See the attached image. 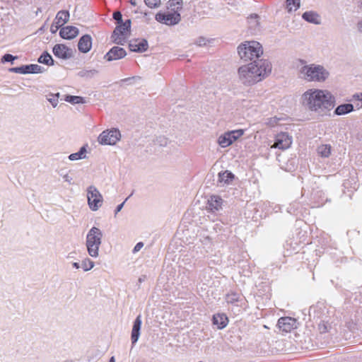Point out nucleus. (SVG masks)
Instances as JSON below:
<instances>
[{
  "mask_svg": "<svg viewBox=\"0 0 362 362\" xmlns=\"http://www.w3.org/2000/svg\"><path fill=\"white\" fill-rule=\"evenodd\" d=\"M109 362H115V359L114 356H112L109 361Z\"/></svg>",
  "mask_w": 362,
  "mask_h": 362,
  "instance_id": "nucleus-51",
  "label": "nucleus"
},
{
  "mask_svg": "<svg viewBox=\"0 0 362 362\" xmlns=\"http://www.w3.org/2000/svg\"><path fill=\"white\" fill-rule=\"evenodd\" d=\"M86 146H83L78 152L70 154L69 156V159L72 161L84 159L86 157Z\"/></svg>",
  "mask_w": 362,
  "mask_h": 362,
  "instance_id": "nucleus-25",
  "label": "nucleus"
},
{
  "mask_svg": "<svg viewBox=\"0 0 362 362\" xmlns=\"http://www.w3.org/2000/svg\"><path fill=\"white\" fill-rule=\"evenodd\" d=\"M69 19V13L68 11H60L57 13L54 19L56 30L62 27L64 24L68 22Z\"/></svg>",
  "mask_w": 362,
  "mask_h": 362,
  "instance_id": "nucleus-22",
  "label": "nucleus"
},
{
  "mask_svg": "<svg viewBox=\"0 0 362 362\" xmlns=\"http://www.w3.org/2000/svg\"><path fill=\"white\" fill-rule=\"evenodd\" d=\"M87 198L88 204L92 211H95L102 206L103 196L95 186L90 185L88 187Z\"/></svg>",
  "mask_w": 362,
  "mask_h": 362,
  "instance_id": "nucleus-6",
  "label": "nucleus"
},
{
  "mask_svg": "<svg viewBox=\"0 0 362 362\" xmlns=\"http://www.w3.org/2000/svg\"><path fill=\"white\" fill-rule=\"evenodd\" d=\"M182 2V0H170L169 4L170 6H177L176 8L178 9L181 6Z\"/></svg>",
  "mask_w": 362,
  "mask_h": 362,
  "instance_id": "nucleus-40",
  "label": "nucleus"
},
{
  "mask_svg": "<svg viewBox=\"0 0 362 362\" xmlns=\"http://www.w3.org/2000/svg\"><path fill=\"white\" fill-rule=\"evenodd\" d=\"M119 130L112 129L103 131L98 136V142L102 145H115L120 139Z\"/></svg>",
  "mask_w": 362,
  "mask_h": 362,
  "instance_id": "nucleus-9",
  "label": "nucleus"
},
{
  "mask_svg": "<svg viewBox=\"0 0 362 362\" xmlns=\"http://www.w3.org/2000/svg\"><path fill=\"white\" fill-rule=\"evenodd\" d=\"M60 36L66 40H71L78 35V29L74 26H66L59 31Z\"/></svg>",
  "mask_w": 362,
  "mask_h": 362,
  "instance_id": "nucleus-19",
  "label": "nucleus"
},
{
  "mask_svg": "<svg viewBox=\"0 0 362 362\" xmlns=\"http://www.w3.org/2000/svg\"><path fill=\"white\" fill-rule=\"evenodd\" d=\"M95 263L89 258H85L81 262V267L84 272H88L94 267Z\"/></svg>",
  "mask_w": 362,
  "mask_h": 362,
  "instance_id": "nucleus-32",
  "label": "nucleus"
},
{
  "mask_svg": "<svg viewBox=\"0 0 362 362\" xmlns=\"http://www.w3.org/2000/svg\"><path fill=\"white\" fill-rule=\"evenodd\" d=\"M277 325L283 332H288L296 328L297 322L294 318L284 317L279 319Z\"/></svg>",
  "mask_w": 362,
  "mask_h": 362,
  "instance_id": "nucleus-14",
  "label": "nucleus"
},
{
  "mask_svg": "<svg viewBox=\"0 0 362 362\" xmlns=\"http://www.w3.org/2000/svg\"><path fill=\"white\" fill-rule=\"evenodd\" d=\"M240 296L238 293H228L226 297V300L228 303H234L239 300Z\"/></svg>",
  "mask_w": 362,
  "mask_h": 362,
  "instance_id": "nucleus-33",
  "label": "nucleus"
},
{
  "mask_svg": "<svg viewBox=\"0 0 362 362\" xmlns=\"http://www.w3.org/2000/svg\"><path fill=\"white\" fill-rule=\"evenodd\" d=\"M73 267L76 269H79L80 268V265L78 262H74L72 264Z\"/></svg>",
  "mask_w": 362,
  "mask_h": 362,
  "instance_id": "nucleus-47",
  "label": "nucleus"
},
{
  "mask_svg": "<svg viewBox=\"0 0 362 362\" xmlns=\"http://www.w3.org/2000/svg\"><path fill=\"white\" fill-rule=\"evenodd\" d=\"M113 18L117 22L118 24L122 23V15L119 11H115L113 13Z\"/></svg>",
  "mask_w": 362,
  "mask_h": 362,
  "instance_id": "nucleus-39",
  "label": "nucleus"
},
{
  "mask_svg": "<svg viewBox=\"0 0 362 362\" xmlns=\"http://www.w3.org/2000/svg\"><path fill=\"white\" fill-rule=\"evenodd\" d=\"M244 134L243 129L228 131L219 136L218 144L222 148L230 146L235 141L241 137Z\"/></svg>",
  "mask_w": 362,
  "mask_h": 362,
  "instance_id": "nucleus-8",
  "label": "nucleus"
},
{
  "mask_svg": "<svg viewBox=\"0 0 362 362\" xmlns=\"http://www.w3.org/2000/svg\"><path fill=\"white\" fill-rule=\"evenodd\" d=\"M358 7L362 11V0L358 1Z\"/></svg>",
  "mask_w": 362,
  "mask_h": 362,
  "instance_id": "nucleus-49",
  "label": "nucleus"
},
{
  "mask_svg": "<svg viewBox=\"0 0 362 362\" xmlns=\"http://www.w3.org/2000/svg\"><path fill=\"white\" fill-rule=\"evenodd\" d=\"M11 72L26 74H30V65H23L18 67H13L9 69Z\"/></svg>",
  "mask_w": 362,
  "mask_h": 362,
  "instance_id": "nucleus-29",
  "label": "nucleus"
},
{
  "mask_svg": "<svg viewBox=\"0 0 362 362\" xmlns=\"http://www.w3.org/2000/svg\"><path fill=\"white\" fill-rule=\"evenodd\" d=\"M354 105L351 103L342 104L339 105L334 110L336 115H344L353 112Z\"/></svg>",
  "mask_w": 362,
  "mask_h": 362,
  "instance_id": "nucleus-24",
  "label": "nucleus"
},
{
  "mask_svg": "<svg viewBox=\"0 0 362 362\" xmlns=\"http://www.w3.org/2000/svg\"><path fill=\"white\" fill-rule=\"evenodd\" d=\"M127 199H128V198H127V199L124 200V202H123L122 204H119V205L117 206V208H116V209H115V215L122 209V208H123V206H124V204L125 202H126Z\"/></svg>",
  "mask_w": 362,
  "mask_h": 362,
  "instance_id": "nucleus-44",
  "label": "nucleus"
},
{
  "mask_svg": "<svg viewBox=\"0 0 362 362\" xmlns=\"http://www.w3.org/2000/svg\"><path fill=\"white\" fill-rule=\"evenodd\" d=\"M272 70V64L268 60H255L253 62L239 67L238 78L244 86H251L267 77Z\"/></svg>",
  "mask_w": 362,
  "mask_h": 362,
  "instance_id": "nucleus-2",
  "label": "nucleus"
},
{
  "mask_svg": "<svg viewBox=\"0 0 362 362\" xmlns=\"http://www.w3.org/2000/svg\"><path fill=\"white\" fill-rule=\"evenodd\" d=\"M234 177V175L230 171L225 170L220 172L218 175V185L220 186L229 185L233 180Z\"/></svg>",
  "mask_w": 362,
  "mask_h": 362,
  "instance_id": "nucleus-21",
  "label": "nucleus"
},
{
  "mask_svg": "<svg viewBox=\"0 0 362 362\" xmlns=\"http://www.w3.org/2000/svg\"><path fill=\"white\" fill-rule=\"evenodd\" d=\"M45 69L38 64H30V74L42 73Z\"/></svg>",
  "mask_w": 362,
  "mask_h": 362,
  "instance_id": "nucleus-36",
  "label": "nucleus"
},
{
  "mask_svg": "<svg viewBox=\"0 0 362 362\" xmlns=\"http://www.w3.org/2000/svg\"><path fill=\"white\" fill-rule=\"evenodd\" d=\"M223 199L218 195H211L208 199L207 209L212 211H219L222 208Z\"/></svg>",
  "mask_w": 362,
  "mask_h": 362,
  "instance_id": "nucleus-16",
  "label": "nucleus"
},
{
  "mask_svg": "<svg viewBox=\"0 0 362 362\" xmlns=\"http://www.w3.org/2000/svg\"><path fill=\"white\" fill-rule=\"evenodd\" d=\"M329 76L325 68L314 64L302 66L299 71V77L308 82H324Z\"/></svg>",
  "mask_w": 362,
  "mask_h": 362,
  "instance_id": "nucleus-3",
  "label": "nucleus"
},
{
  "mask_svg": "<svg viewBox=\"0 0 362 362\" xmlns=\"http://www.w3.org/2000/svg\"><path fill=\"white\" fill-rule=\"evenodd\" d=\"M156 142L157 144L161 146H165L168 144V140L165 136H159L156 139Z\"/></svg>",
  "mask_w": 362,
  "mask_h": 362,
  "instance_id": "nucleus-37",
  "label": "nucleus"
},
{
  "mask_svg": "<svg viewBox=\"0 0 362 362\" xmlns=\"http://www.w3.org/2000/svg\"><path fill=\"white\" fill-rule=\"evenodd\" d=\"M148 45L147 40L142 39L134 40L129 42V47L132 52H143L148 49Z\"/></svg>",
  "mask_w": 362,
  "mask_h": 362,
  "instance_id": "nucleus-15",
  "label": "nucleus"
},
{
  "mask_svg": "<svg viewBox=\"0 0 362 362\" xmlns=\"http://www.w3.org/2000/svg\"><path fill=\"white\" fill-rule=\"evenodd\" d=\"M17 58V57H14L13 56L12 54H6L3 56L2 57V62H12L14 59H16Z\"/></svg>",
  "mask_w": 362,
  "mask_h": 362,
  "instance_id": "nucleus-38",
  "label": "nucleus"
},
{
  "mask_svg": "<svg viewBox=\"0 0 362 362\" xmlns=\"http://www.w3.org/2000/svg\"><path fill=\"white\" fill-rule=\"evenodd\" d=\"M303 106L320 115H326L335 105V97L327 90L310 88L300 98Z\"/></svg>",
  "mask_w": 362,
  "mask_h": 362,
  "instance_id": "nucleus-1",
  "label": "nucleus"
},
{
  "mask_svg": "<svg viewBox=\"0 0 362 362\" xmlns=\"http://www.w3.org/2000/svg\"><path fill=\"white\" fill-rule=\"evenodd\" d=\"M37 62L48 66L54 65V59L47 52H44L38 58Z\"/></svg>",
  "mask_w": 362,
  "mask_h": 362,
  "instance_id": "nucleus-27",
  "label": "nucleus"
},
{
  "mask_svg": "<svg viewBox=\"0 0 362 362\" xmlns=\"http://www.w3.org/2000/svg\"><path fill=\"white\" fill-rule=\"evenodd\" d=\"M132 194H129V196H128L127 198H130V197H132Z\"/></svg>",
  "mask_w": 362,
  "mask_h": 362,
  "instance_id": "nucleus-55",
  "label": "nucleus"
},
{
  "mask_svg": "<svg viewBox=\"0 0 362 362\" xmlns=\"http://www.w3.org/2000/svg\"><path fill=\"white\" fill-rule=\"evenodd\" d=\"M318 154L324 158H327L331 153V146L327 144H322L317 148Z\"/></svg>",
  "mask_w": 362,
  "mask_h": 362,
  "instance_id": "nucleus-28",
  "label": "nucleus"
},
{
  "mask_svg": "<svg viewBox=\"0 0 362 362\" xmlns=\"http://www.w3.org/2000/svg\"><path fill=\"white\" fill-rule=\"evenodd\" d=\"M300 6V0H286V8L288 13L296 11Z\"/></svg>",
  "mask_w": 362,
  "mask_h": 362,
  "instance_id": "nucleus-26",
  "label": "nucleus"
},
{
  "mask_svg": "<svg viewBox=\"0 0 362 362\" xmlns=\"http://www.w3.org/2000/svg\"><path fill=\"white\" fill-rule=\"evenodd\" d=\"M156 20L161 23H164L168 25H174L177 24L180 20V14L177 11L173 13H158L156 15Z\"/></svg>",
  "mask_w": 362,
  "mask_h": 362,
  "instance_id": "nucleus-10",
  "label": "nucleus"
},
{
  "mask_svg": "<svg viewBox=\"0 0 362 362\" xmlns=\"http://www.w3.org/2000/svg\"><path fill=\"white\" fill-rule=\"evenodd\" d=\"M59 96V93H57L56 94H52L49 95V98H47L48 101L52 104V105L55 107L58 104V98Z\"/></svg>",
  "mask_w": 362,
  "mask_h": 362,
  "instance_id": "nucleus-35",
  "label": "nucleus"
},
{
  "mask_svg": "<svg viewBox=\"0 0 362 362\" xmlns=\"http://www.w3.org/2000/svg\"><path fill=\"white\" fill-rule=\"evenodd\" d=\"M52 52L55 57L63 59H70L73 55L72 49L63 44L55 45Z\"/></svg>",
  "mask_w": 362,
  "mask_h": 362,
  "instance_id": "nucleus-13",
  "label": "nucleus"
},
{
  "mask_svg": "<svg viewBox=\"0 0 362 362\" xmlns=\"http://www.w3.org/2000/svg\"><path fill=\"white\" fill-rule=\"evenodd\" d=\"M97 71L95 70H90V71H81L80 76H92L95 74H96Z\"/></svg>",
  "mask_w": 362,
  "mask_h": 362,
  "instance_id": "nucleus-41",
  "label": "nucleus"
},
{
  "mask_svg": "<svg viewBox=\"0 0 362 362\" xmlns=\"http://www.w3.org/2000/svg\"><path fill=\"white\" fill-rule=\"evenodd\" d=\"M250 28L256 30L259 25V16L257 14H252L248 18Z\"/></svg>",
  "mask_w": 362,
  "mask_h": 362,
  "instance_id": "nucleus-31",
  "label": "nucleus"
},
{
  "mask_svg": "<svg viewBox=\"0 0 362 362\" xmlns=\"http://www.w3.org/2000/svg\"><path fill=\"white\" fill-rule=\"evenodd\" d=\"M291 144L292 137L288 133L281 132L276 136L274 144L272 147L286 150L291 146Z\"/></svg>",
  "mask_w": 362,
  "mask_h": 362,
  "instance_id": "nucleus-11",
  "label": "nucleus"
},
{
  "mask_svg": "<svg viewBox=\"0 0 362 362\" xmlns=\"http://www.w3.org/2000/svg\"><path fill=\"white\" fill-rule=\"evenodd\" d=\"M144 247V243L142 242H139L136 243V245L134 246L133 249V252L136 253L139 252L142 247Z\"/></svg>",
  "mask_w": 362,
  "mask_h": 362,
  "instance_id": "nucleus-42",
  "label": "nucleus"
},
{
  "mask_svg": "<svg viewBox=\"0 0 362 362\" xmlns=\"http://www.w3.org/2000/svg\"><path fill=\"white\" fill-rule=\"evenodd\" d=\"M131 28V20L128 19L125 22L119 23L114 30L111 36L112 42L117 45H124L126 41L125 33Z\"/></svg>",
  "mask_w": 362,
  "mask_h": 362,
  "instance_id": "nucleus-7",
  "label": "nucleus"
},
{
  "mask_svg": "<svg viewBox=\"0 0 362 362\" xmlns=\"http://www.w3.org/2000/svg\"><path fill=\"white\" fill-rule=\"evenodd\" d=\"M134 77H132V78H124L122 80V81H129V80H131V79H134Z\"/></svg>",
  "mask_w": 362,
  "mask_h": 362,
  "instance_id": "nucleus-52",
  "label": "nucleus"
},
{
  "mask_svg": "<svg viewBox=\"0 0 362 362\" xmlns=\"http://www.w3.org/2000/svg\"><path fill=\"white\" fill-rule=\"evenodd\" d=\"M302 18L305 21L315 25H320L321 23L320 16L314 11H305L303 13Z\"/></svg>",
  "mask_w": 362,
  "mask_h": 362,
  "instance_id": "nucleus-20",
  "label": "nucleus"
},
{
  "mask_svg": "<svg viewBox=\"0 0 362 362\" xmlns=\"http://www.w3.org/2000/svg\"><path fill=\"white\" fill-rule=\"evenodd\" d=\"M141 323V315H138L134 322L132 330L131 340L132 344H135L139 338Z\"/></svg>",
  "mask_w": 362,
  "mask_h": 362,
  "instance_id": "nucleus-18",
  "label": "nucleus"
},
{
  "mask_svg": "<svg viewBox=\"0 0 362 362\" xmlns=\"http://www.w3.org/2000/svg\"><path fill=\"white\" fill-rule=\"evenodd\" d=\"M63 179L65 182H68L69 184H71L72 182V177L69 175L68 174H66L63 176Z\"/></svg>",
  "mask_w": 362,
  "mask_h": 362,
  "instance_id": "nucleus-43",
  "label": "nucleus"
},
{
  "mask_svg": "<svg viewBox=\"0 0 362 362\" xmlns=\"http://www.w3.org/2000/svg\"><path fill=\"white\" fill-rule=\"evenodd\" d=\"M130 4L133 6H136V0H130Z\"/></svg>",
  "mask_w": 362,
  "mask_h": 362,
  "instance_id": "nucleus-50",
  "label": "nucleus"
},
{
  "mask_svg": "<svg viewBox=\"0 0 362 362\" xmlns=\"http://www.w3.org/2000/svg\"><path fill=\"white\" fill-rule=\"evenodd\" d=\"M357 28L360 33H362V20L358 22Z\"/></svg>",
  "mask_w": 362,
  "mask_h": 362,
  "instance_id": "nucleus-46",
  "label": "nucleus"
},
{
  "mask_svg": "<svg viewBox=\"0 0 362 362\" xmlns=\"http://www.w3.org/2000/svg\"><path fill=\"white\" fill-rule=\"evenodd\" d=\"M132 194H129V196H128L127 198H130V197H132Z\"/></svg>",
  "mask_w": 362,
  "mask_h": 362,
  "instance_id": "nucleus-54",
  "label": "nucleus"
},
{
  "mask_svg": "<svg viewBox=\"0 0 362 362\" xmlns=\"http://www.w3.org/2000/svg\"><path fill=\"white\" fill-rule=\"evenodd\" d=\"M144 2L149 8H158L161 4V0H144Z\"/></svg>",
  "mask_w": 362,
  "mask_h": 362,
  "instance_id": "nucleus-34",
  "label": "nucleus"
},
{
  "mask_svg": "<svg viewBox=\"0 0 362 362\" xmlns=\"http://www.w3.org/2000/svg\"><path fill=\"white\" fill-rule=\"evenodd\" d=\"M92 47V38L89 35H83L78 43V48L81 52L87 53Z\"/></svg>",
  "mask_w": 362,
  "mask_h": 362,
  "instance_id": "nucleus-17",
  "label": "nucleus"
},
{
  "mask_svg": "<svg viewBox=\"0 0 362 362\" xmlns=\"http://www.w3.org/2000/svg\"><path fill=\"white\" fill-rule=\"evenodd\" d=\"M238 53L243 61H252L263 54L262 45L257 41H246L238 47Z\"/></svg>",
  "mask_w": 362,
  "mask_h": 362,
  "instance_id": "nucleus-4",
  "label": "nucleus"
},
{
  "mask_svg": "<svg viewBox=\"0 0 362 362\" xmlns=\"http://www.w3.org/2000/svg\"><path fill=\"white\" fill-rule=\"evenodd\" d=\"M103 233L97 227L91 228L87 233L86 246L88 255L92 257H98L99 247L102 243Z\"/></svg>",
  "mask_w": 362,
  "mask_h": 362,
  "instance_id": "nucleus-5",
  "label": "nucleus"
},
{
  "mask_svg": "<svg viewBox=\"0 0 362 362\" xmlns=\"http://www.w3.org/2000/svg\"><path fill=\"white\" fill-rule=\"evenodd\" d=\"M66 102H69L71 104H81L84 103L85 100L83 97L81 96H75V95H66L65 99Z\"/></svg>",
  "mask_w": 362,
  "mask_h": 362,
  "instance_id": "nucleus-30",
  "label": "nucleus"
},
{
  "mask_svg": "<svg viewBox=\"0 0 362 362\" xmlns=\"http://www.w3.org/2000/svg\"><path fill=\"white\" fill-rule=\"evenodd\" d=\"M55 23L52 24V26H51V31L52 33H55L57 30H56L55 28V25H54Z\"/></svg>",
  "mask_w": 362,
  "mask_h": 362,
  "instance_id": "nucleus-48",
  "label": "nucleus"
},
{
  "mask_svg": "<svg viewBox=\"0 0 362 362\" xmlns=\"http://www.w3.org/2000/svg\"><path fill=\"white\" fill-rule=\"evenodd\" d=\"M213 323L218 329H223L228 325V317L224 314H216L213 317Z\"/></svg>",
  "mask_w": 362,
  "mask_h": 362,
  "instance_id": "nucleus-23",
  "label": "nucleus"
},
{
  "mask_svg": "<svg viewBox=\"0 0 362 362\" xmlns=\"http://www.w3.org/2000/svg\"><path fill=\"white\" fill-rule=\"evenodd\" d=\"M134 13L144 14V16H146L148 14L146 12H144L141 8H138L136 10H135Z\"/></svg>",
  "mask_w": 362,
  "mask_h": 362,
  "instance_id": "nucleus-45",
  "label": "nucleus"
},
{
  "mask_svg": "<svg viewBox=\"0 0 362 362\" xmlns=\"http://www.w3.org/2000/svg\"><path fill=\"white\" fill-rule=\"evenodd\" d=\"M139 282H142V281H144V279H142L141 277H140V278L139 279Z\"/></svg>",
  "mask_w": 362,
  "mask_h": 362,
  "instance_id": "nucleus-53",
  "label": "nucleus"
},
{
  "mask_svg": "<svg viewBox=\"0 0 362 362\" xmlns=\"http://www.w3.org/2000/svg\"><path fill=\"white\" fill-rule=\"evenodd\" d=\"M127 55V52L123 48L114 46L104 56V59L107 62H112L123 59Z\"/></svg>",
  "mask_w": 362,
  "mask_h": 362,
  "instance_id": "nucleus-12",
  "label": "nucleus"
}]
</instances>
